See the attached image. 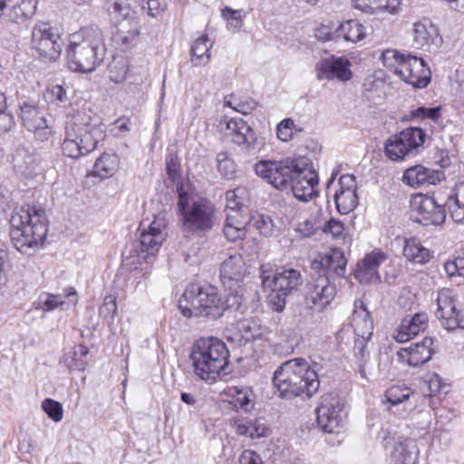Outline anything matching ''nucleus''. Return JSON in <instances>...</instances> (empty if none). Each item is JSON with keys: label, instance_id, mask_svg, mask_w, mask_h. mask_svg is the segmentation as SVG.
Returning <instances> with one entry per match:
<instances>
[{"label": "nucleus", "instance_id": "nucleus-1", "mask_svg": "<svg viewBox=\"0 0 464 464\" xmlns=\"http://www.w3.org/2000/svg\"><path fill=\"white\" fill-rule=\"evenodd\" d=\"M47 235L45 211L25 204L15 208L10 218V238L21 253L32 255Z\"/></svg>", "mask_w": 464, "mask_h": 464}, {"label": "nucleus", "instance_id": "nucleus-2", "mask_svg": "<svg viewBox=\"0 0 464 464\" xmlns=\"http://www.w3.org/2000/svg\"><path fill=\"white\" fill-rule=\"evenodd\" d=\"M317 370L316 362H314L311 369L310 364L303 358L282 363L274 372L272 380L279 397L292 400L303 393L311 397L320 387Z\"/></svg>", "mask_w": 464, "mask_h": 464}, {"label": "nucleus", "instance_id": "nucleus-3", "mask_svg": "<svg viewBox=\"0 0 464 464\" xmlns=\"http://www.w3.org/2000/svg\"><path fill=\"white\" fill-rule=\"evenodd\" d=\"M105 54L103 34L97 25L83 27L74 34L66 49L69 68L82 73L93 72L103 62Z\"/></svg>", "mask_w": 464, "mask_h": 464}, {"label": "nucleus", "instance_id": "nucleus-4", "mask_svg": "<svg viewBox=\"0 0 464 464\" xmlns=\"http://www.w3.org/2000/svg\"><path fill=\"white\" fill-rule=\"evenodd\" d=\"M260 278L264 291L269 292L268 305L276 312H282L285 309L286 298L297 291L303 284L300 271L294 268L280 267L274 271L262 266Z\"/></svg>", "mask_w": 464, "mask_h": 464}, {"label": "nucleus", "instance_id": "nucleus-5", "mask_svg": "<svg viewBox=\"0 0 464 464\" xmlns=\"http://www.w3.org/2000/svg\"><path fill=\"white\" fill-rule=\"evenodd\" d=\"M179 308L186 317L219 318L225 312L218 289L212 285H189L179 300Z\"/></svg>", "mask_w": 464, "mask_h": 464}, {"label": "nucleus", "instance_id": "nucleus-6", "mask_svg": "<svg viewBox=\"0 0 464 464\" xmlns=\"http://www.w3.org/2000/svg\"><path fill=\"white\" fill-rule=\"evenodd\" d=\"M102 138V131L96 124L91 123L89 119L85 121L79 114L75 115L65 126L63 153L66 157L79 159L93 151Z\"/></svg>", "mask_w": 464, "mask_h": 464}, {"label": "nucleus", "instance_id": "nucleus-7", "mask_svg": "<svg viewBox=\"0 0 464 464\" xmlns=\"http://www.w3.org/2000/svg\"><path fill=\"white\" fill-rule=\"evenodd\" d=\"M177 188L178 207L182 215L184 230L198 236L211 230L215 224L213 206L205 200H191L182 186Z\"/></svg>", "mask_w": 464, "mask_h": 464}, {"label": "nucleus", "instance_id": "nucleus-8", "mask_svg": "<svg viewBox=\"0 0 464 464\" xmlns=\"http://www.w3.org/2000/svg\"><path fill=\"white\" fill-rule=\"evenodd\" d=\"M166 227L167 222L164 215L155 216L148 230L142 231L140 239L124 250L123 256L126 259H133L131 261L132 265H141L142 262L149 263V259L158 253L166 239Z\"/></svg>", "mask_w": 464, "mask_h": 464}, {"label": "nucleus", "instance_id": "nucleus-9", "mask_svg": "<svg viewBox=\"0 0 464 464\" xmlns=\"http://www.w3.org/2000/svg\"><path fill=\"white\" fill-rule=\"evenodd\" d=\"M304 159L286 158L281 160H263L255 164L256 175L280 190H286L291 185Z\"/></svg>", "mask_w": 464, "mask_h": 464}, {"label": "nucleus", "instance_id": "nucleus-10", "mask_svg": "<svg viewBox=\"0 0 464 464\" xmlns=\"http://www.w3.org/2000/svg\"><path fill=\"white\" fill-rule=\"evenodd\" d=\"M426 132L419 127H410L391 136L385 142V155L393 161L415 156L423 148Z\"/></svg>", "mask_w": 464, "mask_h": 464}, {"label": "nucleus", "instance_id": "nucleus-11", "mask_svg": "<svg viewBox=\"0 0 464 464\" xmlns=\"http://www.w3.org/2000/svg\"><path fill=\"white\" fill-rule=\"evenodd\" d=\"M229 350H192L190 359L195 374L201 380L213 383L223 372L227 374Z\"/></svg>", "mask_w": 464, "mask_h": 464}, {"label": "nucleus", "instance_id": "nucleus-12", "mask_svg": "<svg viewBox=\"0 0 464 464\" xmlns=\"http://www.w3.org/2000/svg\"><path fill=\"white\" fill-rule=\"evenodd\" d=\"M411 218L423 226L441 225L446 219L445 202L434 197L417 194L411 199Z\"/></svg>", "mask_w": 464, "mask_h": 464}, {"label": "nucleus", "instance_id": "nucleus-13", "mask_svg": "<svg viewBox=\"0 0 464 464\" xmlns=\"http://www.w3.org/2000/svg\"><path fill=\"white\" fill-rule=\"evenodd\" d=\"M32 48L39 56L48 62L56 61L62 53V39L47 23H40L34 26L31 35Z\"/></svg>", "mask_w": 464, "mask_h": 464}, {"label": "nucleus", "instance_id": "nucleus-14", "mask_svg": "<svg viewBox=\"0 0 464 464\" xmlns=\"http://www.w3.org/2000/svg\"><path fill=\"white\" fill-rule=\"evenodd\" d=\"M318 427L324 432H334L346 417L344 402L335 393L323 395L316 408Z\"/></svg>", "mask_w": 464, "mask_h": 464}, {"label": "nucleus", "instance_id": "nucleus-15", "mask_svg": "<svg viewBox=\"0 0 464 464\" xmlns=\"http://www.w3.org/2000/svg\"><path fill=\"white\" fill-rule=\"evenodd\" d=\"M456 301L457 296L450 288H442L437 292L435 315L449 331L457 328L464 330V309H457Z\"/></svg>", "mask_w": 464, "mask_h": 464}, {"label": "nucleus", "instance_id": "nucleus-16", "mask_svg": "<svg viewBox=\"0 0 464 464\" xmlns=\"http://www.w3.org/2000/svg\"><path fill=\"white\" fill-rule=\"evenodd\" d=\"M336 287L329 276L314 274L306 285L305 304L311 309L323 311L334 299Z\"/></svg>", "mask_w": 464, "mask_h": 464}, {"label": "nucleus", "instance_id": "nucleus-17", "mask_svg": "<svg viewBox=\"0 0 464 464\" xmlns=\"http://www.w3.org/2000/svg\"><path fill=\"white\" fill-rule=\"evenodd\" d=\"M351 324L353 328V348H365L373 334V322L364 303L354 301Z\"/></svg>", "mask_w": 464, "mask_h": 464}, {"label": "nucleus", "instance_id": "nucleus-18", "mask_svg": "<svg viewBox=\"0 0 464 464\" xmlns=\"http://www.w3.org/2000/svg\"><path fill=\"white\" fill-rule=\"evenodd\" d=\"M318 175L307 167L305 160H303L301 168L296 171L291 181L289 188L295 198L307 202L317 194Z\"/></svg>", "mask_w": 464, "mask_h": 464}, {"label": "nucleus", "instance_id": "nucleus-19", "mask_svg": "<svg viewBox=\"0 0 464 464\" xmlns=\"http://www.w3.org/2000/svg\"><path fill=\"white\" fill-rule=\"evenodd\" d=\"M431 72L424 60L408 54L399 69L398 76L416 88L426 87L430 81Z\"/></svg>", "mask_w": 464, "mask_h": 464}, {"label": "nucleus", "instance_id": "nucleus-20", "mask_svg": "<svg viewBox=\"0 0 464 464\" xmlns=\"http://www.w3.org/2000/svg\"><path fill=\"white\" fill-rule=\"evenodd\" d=\"M19 108L23 125L29 131L34 132L37 140L41 141L48 140L52 130L46 122L44 112L31 102H24Z\"/></svg>", "mask_w": 464, "mask_h": 464}, {"label": "nucleus", "instance_id": "nucleus-21", "mask_svg": "<svg viewBox=\"0 0 464 464\" xmlns=\"http://www.w3.org/2000/svg\"><path fill=\"white\" fill-rule=\"evenodd\" d=\"M336 209L345 215L353 211L358 204L357 184L353 175H342L338 188L334 195Z\"/></svg>", "mask_w": 464, "mask_h": 464}, {"label": "nucleus", "instance_id": "nucleus-22", "mask_svg": "<svg viewBox=\"0 0 464 464\" xmlns=\"http://www.w3.org/2000/svg\"><path fill=\"white\" fill-rule=\"evenodd\" d=\"M227 136L231 142L240 146L243 150L251 152L258 145L255 130L241 118H232L226 123Z\"/></svg>", "mask_w": 464, "mask_h": 464}, {"label": "nucleus", "instance_id": "nucleus-23", "mask_svg": "<svg viewBox=\"0 0 464 464\" xmlns=\"http://www.w3.org/2000/svg\"><path fill=\"white\" fill-rule=\"evenodd\" d=\"M37 0H0V18L22 24L35 13Z\"/></svg>", "mask_w": 464, "mask_h": 464}, {"label": "nucleus", "instance_id": "nucleus-24", "mask_svg": "<svg viewBox=\"0 0 464 464\" xmlns=\"http://www.w3.org/2000/svg\"><path fill=\"white\" fill-rule=\"evenodd\" d=\"M387 256L382 251H372L358 262L354 271L355 278L361 284L379 283L381 276L378 268L385 260Z\"/></svg>", "mask_w": 464, "mask_h": 464}, {"label": "nucleus", "instance_id": "nucleus-25", "mask_svg": "<svg viewBox=\"0 0 464 464\" xmlns=\"http://www.w3.org/2000/svg\"><path fill=\"white\" fill-rule=\"evenodd\" d=\"M347 260L343 251L333 249L329 254L314 260L311 267L315 274L327 275L331 280L334 276L343 277L346 271Z\"/></svg>", "mask_w": 464, "mask_h": 464}, {"label": "nucleus", "instance_id": "nucleus-26", "mask_svg": "<svg viewBox=\"0 0 464 464\" xmlns=\"http://www.w3.org/2000/svg\"><path fill=\"white\" fill-rule=\"evenodd\" d=\"M246 268L243 256L239 254L231 255L225 259L220 267V279L225 288L242 286Z\"/></svg>", "mask_w": 464, "mask_h": 464}, {"label": "nucleus", "instance_id": "nucleus-27", "mask_svg": "<svg viewBox=\"0 0 464 464\" xmlns=\"http://www.w3.org/2000/svg\"><path fill=\"white\" fill-rule=\"evenodd\" d=\"M350 62L345 57H328L322 59L317 63V78L327 80L338 79L340 81H348L352 77L350 70Z\"/></svg>", "mask_w": 464, "mask_h": 464}, {"label": "nucleus", "instance_id": "nucleus-28", "mask_svg": "<svg viewBox=\"0 0 464 464\" xmlns=\"http://www.w3.org/2000/svg\"><path fill=\"white\" fill-rule=\"evenodd\" d=\"M444 179L443 172L424 167L414 165L408 168L402 176V182L412 188L421 185H434Z\"/></svg>", "mask_w": 464, "mask_h": 464}, {"label": "nucleus", "instance_id": "nucleus-29", "mask_svg": "<svg viewBox=\"0 0 464 464\" xmlns=\"http://www.w3.org/2000/svg\"><path fill=\"white\" fill-rule=\"evenodd\" d=\"M413 40L417 47L428 50L439 47L442 42L438 28L428 19L414 24Z\"/></svg>", "mask_w": 464, "mask_h": 464}, {"label": "nucleus", "instance_id": "nucleus-30", "mask_svg": "<svg viewBox=\"0 0 464 464\" xmlns=\"http://www.w3.org/2000/svg\"><path fill=\"white\" fill-rule=\"evenodd\" d=\"M428 324V315L425 313H417L413 316L405 317L396 330L393 338L399 343L410 341L413 336L423 331Z\"/></svg>", "mask_w": 464, "mask_h": 464}, {"label": "nucleus", "instance_id": "nucleus-31", "mask_svg": "<svg viewBox=\"0 0 464 464\" xmlns=\"http://www.w3.org/2000/svg\"><path fill=\"white\" fill-rule=\"evenodd\" d=\"M135 0H113L108 3V12L117 23L131 24L140 23L133 3Z\"/></svg>", "mask_w": 464, "mask_h": 464}, {"label": "nucleus", "instance_id": "nucleus-32", "mask_svg": "<svg viewBox=\"0 0 464 464\" xmlns=\"http://www.w3.org/2000/svg\"><path fill=\"white\" fill-rule=\"evenodd\" d=\"M419 450L412 439H404L396 442L391 453L393 464H417Z\"/></svg>", "mask_w": 464, "mask_h": 464}, {"label": "nucleus", "instance_id": "nucleus-33", "mask_svg": "<svg viewBox=\"0 0 464 464\" xmlns=\"http://www.w3.org/2000/svg\"><path fill=\"white\" fill-rule=\"evenodd\" d=\"M237 432L250 439L266 437L269 431L265 419H244L237 423Z\"/></svg>", "mask_w": 464, "mask_h": 464}, {"label": "nucleus", "instance_id": "nucleus-34", "mask_svg": "<svg viewBox=\"0 0 464 464\" xmlns=\"http://www.w3.org/2000/svg\"><path fill=\"white\" fill-rule=\"evenodd\" d=\"M403 256L407 260L420 265L429 262L431 258L430 251L415 237L404 240Z\"/></svg>", "mask_w": 464, "mask_h": 464}, {"label": "nucleus", "instance_id": "nucleus-35", "mask_svg": "<svg viewBox=\"0 0 464 464\" xmlns=\"http://www.w3.org/2000/svg\"><path fill=\"white\" fill-rule=\"evenodd\" d=\"M445 205L453 221L464 224V182L456 185L454 194L448 197Z\"/></svg>", "mask_w": 464, "mask_h": 464}, {"label": "nucleus", "instance_id": "nucleus-36", "mask_svg": "<svg viewBox=\"0 0 464 464\" xmlns=\"http://www.w3.org/2000/svg\"><path fill=\"white\" fill-rule=\"evenodd\" d=\"M212 44L206 35L195 40L190 49L191 62L195 66L206 65L210 59Z\"/></svg>", "mask_w": 464, "mask_h": 464}, {"label": "nucleus", "instance_id": "nucleus-37", "mask_svg": "<svg viewBox=\"0 0 464 464\" xmlns=\"http://www.w3.org/2000/svg\"><path fill=\"white\" fill-rule=\"evenodd\" d=\"M434 350H398V360L401 363L417 367L429 362Z\"/></svg>", "mask_w": 464, "mask_h": 464}, {"label": "nucleus", "instance_id": "nucleus-38", "mask_svg": "<svg viewBox=\"0 0 464 464\" xmlns=\"http://www.w3.org/2000/svg\"><path fill=\"white\" fill-rule=\"evenodd\" d=\"M385 398L392 406H398L408 402L411 399L417 401L420 395L406 385H394L386 391Z\"/></svg>", "mask_w": 464, "mask_h": 464}, {"label": "nucleus", "instance_id": "nucleus-39", "mask_svg": "<svg viewBox=\"0 0 464 464\" xmlns=\"http://www.w3.org/2000/svg\"><path fill=\"white\" fill-rule=\"evenodd\" d=\"M336 34L337 37L355 43L364 38L365 27L356 20H348L339 25Z\"/></svg>", "mask_w": 464, "mask_h": 464}, {"label": "nucleus", "instance_id": "nucleus-40", "mask_svg": "<svg viewBox=\"0 0 464 464\" xmlns=\"http://www.w3.org/2000/svg\"><path fill=\"white\" fill-rule=\"evenodd\" d=\"M119 160L115 154H102L98 160H96L92 173L101 179L108 178L117 170Z\"/></svg>", "mask_w": 464, "mask_h": 464}, {"label": "nucleus", "instance_id": "nucleus-41", "mask_svg": "<svg viewBox=\"0 0 464 464\" xmlns=\"http://www.w3.org/2000/svg\"><path fill=\"white\" fill-rule=\"evenodd\" d=\"M128 71L127 60L122 56H115L108 66V77L110 81L120 83L125 80Z\"/></svg>", "mask_w": 464, "mask_h": 464}, {"label": "nucleus", "instance_id": "nucleus-42", "mask_svg": "<svg viewBox=\"0 0 464 464\" xmlns=\"http://www.w3.org/2000/svg\"><path fill=\"white\" fill-rule=\"evenodd\" d=\"M89 350H69L63 355V363L70 371H82L87 364Z\"/></svg>", "mask_w": 464, "mask_h": 464}, {"label": "nucleus", "instance_id": "nucleus-43", "mask_svg": "<svg viewBox=\"0 0 464 464\" xmlns=\"http://www.w3.org/2000/svg\"><path fill=\"white\" fill-rule=\"evenodd\" d=\"M140 23L121 24L119 30V41L127 47L135 45L139 41Z\"/></svg>", "mask_w": 464, "mask_h": 464}, {"label": "nucleus", "instance_id": "nucleus-44", "mask_svg": "<svg viewBox=\"0 0 464 464\" xmlns=\"http://www.w3.org/2000/svg\"><path fill=\"white\" fill-rule=\"evenodd\" d=\"M228 394L232 398L231 403L235 408L245 411L249 410L251 404V392L249 391L235 386L229 388Z\"/></svg>", "mask_w": 464, "mask_h": 464}, {"label": "nucleus", "instance_id": "nucleus-45", "mask_svg": "<svg viewBox=\"0 0 464 464\" xmlns=\"http://www.w3.org/2000/svg\"><path fill=\"white\" fill-rule=\"evenodd\" d=\"M406 57L407 55L391 49L382 52L381 55L383 65L392 71L396 75H398L399 69L402 63L405 62Z\"/></svg>", "mask_w": 464, "mask_h": 464}, {"label": "nucleus", "instance_id": "nucleus-46", "mask_svg": "<svg viewBox=\"0 0 464 464\" xmlns=\"http://www.w3.org/2000/svg\"><path fill=\"white\" fill-rule=\"evenodd\" d=\"M225 222L246 232V227L251 226V218L248 209L246 211L229 210V212L227 213Z\"/></svg>", "mask_w": 464, "mask_h": 464}, {"label": "nucleus", "instance_id": "nucleus-47", "mask_svg": "<svg viewBox=\"0 0 464 464\" xmlns=\"http://www.w3.org/2000/svg\"><path fill=\"white\" fill-rule=\"evenodd\" d=\"M228 294L226 297L224 304L225 311L238 312L242 307L243 302V287L235 286L233 288H226Z\"/></svg>", "mask_w": 464, "mask_h": 464}, {"label": "nucleus", "instance_id": "nucleus-48", "mask_svg": "<svg viewBox=\"0 0 464 464\" xmlns=\"http://www.w3.org/2000/svg\"><path fill=\"white\" fill-rule=\"evenodd\" d=\"M216 160L218 171L226 179H232L236 173L234 160L226 152L218 153Z\"/></svg>", "mask_w": 464, "mask_h": 464}, {"label": "nucleus", "instance_id": "nucleus-49", "mask_svg": "<svg viewBox=\"0 0 464 464\" xmlns=\"http://www.w3.org/2000/svg\"><path fill=\"white\" fill-rule=\"evenodd\" d=\"M14 160L15 166L27 174L33 173L35 169V157L29 154L24 149L17 150Z\"/></svg>", "mask_w": 464, "mask_h": 464}, {"label": "nucleus", "instance_id": "nucleus-50", "mask_svg": "<svg viewBox=\"0 0 464 464\" xmlns=\"http://www.w3.org/2000/svg\"><path fill=\"white\" fill-rule=\"evenodd\" d=\"M251 218V226H253L261 235L269 237L274 231V222L269 216L256 214Z\"/></svg>", "mask_w": 464, "mask_h": 464}, {"label": "nucleus", "instance_id": "nucleus-51", "mask_svg": "<svg viewBox=\"0 0 464 464\" xmlns=\"http://www.w3.org/2000/svg\"><path fill=\"white\" fill-rule=\"evenodd\" d=\"M422 391L428 392L427 395L430 397L434 396L442 387V380L436 372H428L422 377Z\"/></svg>", "mask_w": 464, "mask_h": 464}, {"label": "nucleus", "instance_id": "nucleus-52", "mask_svg": "<svg viewBox=\"0 0 464 464\" xmlns=\"http://www.w3.org/2000/svg\"><path fill=\"white\" fill-rule=\"evenodd\" d=\"M444 270L450 277H464V253L445 262Z\"/></svg>", "mask_w": 464, "mask_h": 464}, {"label": "nucleus", "instance_id": "nucleus-53", "mask_svg": "<svg viewBox=\"0 0 464 464\" xmlns=\"http://www.w3.org/2000/svg\"><path fill=\"white\" fill-rule=\"evenodd\" d=\"M44 412L55 422H59L63 419V411L62 404L52 399H45L42 403Z\"/></svg>", "mask_w": 464, "mask_h": 464}, {"label": "nucleus", "instance_id": "nucleus-54", "mask_svg": "<svg viewBox=\"0 0 464 464\" xmlns=\"http://www.w3.org/2000/svg\"><path fill=\"white\" fill-rule=\"evenodd\" d=\"M412 119L425 120L430 119L433 121H437L440 118V107H424L420 106L411 112Z\"/></svg>", "mask_w": 464, "mask_h": 464}, {"label": "nucleus", "instance_id": "nucleus-55", "mask_svg": "<svg viewBox=\"0 0 464 464\" xmlns=\"http://www.w3.org/2000/svg\"><path fill=\"white\" fill-rule=\"evenodd\" d=\"M222 16L227 22V26L235 31H238L242 25V16L239 10H234L230 7H225L222 9Z\"/></svg>", "mask_w": 464, "mask_h": 464}, {"label": "nucleus", "instance_id": "nucleus-56", "mask_svg": "<svg viewBox=\"0 0 464 464\" xmlns=\"http://www.w3.org/2000/svg\"><path fill=\"white\" fill-rule=\"evenodd\" d=\"M45 97L49 102L55 105L65 103L68 101L66 91L61 85H54L49 88Z\"/></svg>", "mask_w": 464, "mask_h": 464}, {"label": "nucleus", "instance_id": "nucleus-57", "mask_svg": "<svg viewBox=\"0 0 464 464\" xmlns=\"http://www.w3.org/2000/svg\"><path fill=\"white\" fill-rule=\"evenodd\" d=\"M237 329H245L246 330V336H239L238 334H236L235 337H228L227 339L231 341L232 343H236V340H237V344L240 346H246L247 345V343L249 342L250 338L253 337V334H250V322L247 319L238 318L237 319Z\"/></svg>", "mask_w": 464, "mask_h": 464}, {"label": "nucleus", "instance_id": "nucleus-58", "mask_svg": "<svg viewBox=\"0 0 464 464\" xmlns=\"http://www.w3.org/2000/svg\"><path fill=\"white\" fill-rule=\"evenodd\" d=\"M192 348H226V345L220 339L208 335L196 339Z\"/></svg>", "mask_w": 464, "mask_h": 464}, {"label": "nucleus", "instance_id": "nucleus-59", "mask_svg": "<svg viewBox=\"0 0 464 464\" xmlns=\"http://www.w3.org/2000/svg\"><path fill=\"white\" fill-rule=\"evenodd\" d=\"M117 312L116 300L111 295H107L99 308V314L104 318H113Z\"/></svg>", "mask_w": 464, "mask_h": 464}, {"label": "nucleus", "instance_id": "nucleus-60", "mask_svg": "<svg viewBox=\"0 0 464 464\" xmlns=\"http://www.w3.org/2000/svg\"><path fill=\"white\" fill-rule=\"evenodd\" d=\"M295 126L292 119H285L277 125V138L282 141H288L293 136V128Z\"/></svg>", "mask_w": 464, "mask_h": 464}, {"label": "nucleus", "instance_id": "nucleus-61", "mask_svg": "<svg viewBox=\"0 0 464 464\" xmlns=\"http://www.w3.org/2000/svg\"><path fill=\"white\" fill-rule=\"evenodd\" d=\"M64 301L60 295L45 294L44 298L41 299V308L44 311H53L62 306Z\"/></svg>", "mask_w": 464, "mask_h": 464}, {"label": "nucleus", "instance_id": "nucleus-62", "mask_svg": "<svg viewBox=\"0 0 464 464\" xmlns=\"http://www.w3.org/2000/svg\"><path fill=\"white\" fill-rule=\"evenodd\" d=\"M166 169L168 176L173 181H175L179 177V158L176 154H169L166 159Z\"/></svg>", "mask_w": 464, "mask_h": 464}, {"label": "nucleus", "instance_id": "nucleus-63", "mask_svg": "<svg viewBox=\"0 0 464 464\" xmlns=\"http://www.w3.org/2000/svg\"><path fill=\"white\" fill-rule=\"evenodd\" d=\"M239 189L235 190H229L226 193V199H227V205L226 208L227 211L229 212V210H241L246 211L247 210V207L244 206L241 202L237 200V192Z\"/></svg>", "mask_w": 464, "mask_h": 464}, {"label": "nucleus", "instance_id": "nucleus-64", "mask_svg": "<svg viewBox=\"0 0 464 464\" xmlns=\"http://www.w3.org/2000/svg\"><path fill=\"white\" fill-rule=\"evenodd\" d=\"M239 464H263L262 459L254 450H246L239 458Z\"/></svg>", "mask_w": 464, "mask_h": 464}]
</instances>
